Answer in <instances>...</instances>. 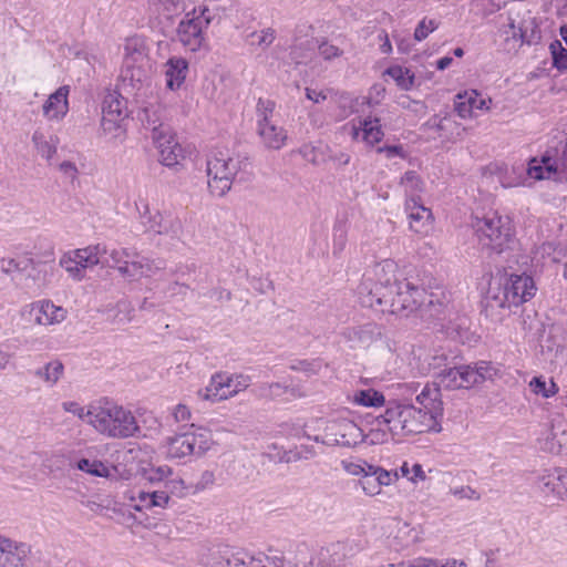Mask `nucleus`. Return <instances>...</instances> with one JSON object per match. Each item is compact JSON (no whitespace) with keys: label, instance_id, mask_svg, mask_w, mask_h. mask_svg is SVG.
Segmentation results:
<instances>
[{"label":"nucleus","instance_id":"nucleus-1","mask_svg":"<svg viewBox=\"0 0 567 567\" xmlns=\"http://www.w3.org/2000/svg\"><path fill=\"white\" fill-rule=\"evenodd\" d=\"M396 264L391 259L377 262L368 269L357 288L362 307L381 313L409 316L420 311L426 300V290L408 279L398 280Z\"/></svg>","mask_w":567,"mask_h":567},{"label":"nucleus","instance_id":"nucleus-2","mask_svg":"<svg viewBox=\"0 0 567 567\" xmlns=\"http://www.w3.org/2000/svg\"><path fill=\"white\" fill-rule=\"evenodd\" d=\"M442 415L440 389L425 385L414 403L390 401L385 412L377 416V421L379 425H385L392 436H405L440 432Z\"/></svg>","mask_w":567,"mask_h":567},{"label":"nucleus","instance_id":"nucleus-3","mask_svg":"<svg viewBox=\"0 0 567 567\" xmlns=\"http://www.w3.org/2000/svg\"><path fill=\"white\" fill-rule=\"evenodd\" d=\"M456 357L444 352L432 355L429 368L433 371L439 385L446 389H468L498 374V368L488 361H477L470 364H458Z\"/></svg>","mask_w":567,"mask_h":567},{"label":"nucleus","instance_id":"nucleus-4","mask_svg":"<svg viewBox=\"0 0 567 567\" xmlns=\"http://www.w3.org/2000/svg\"><path fill=\"white\" fill-rule=\"evenodd\" d=\"M89 424L99 433L113 439H127L137 435L141 429L134 414L109 400L91 404L86 411Z\"/></svg>","mask_w":567,"mask_h":567},{"label":"nucleus","instance_id":"nucleus-5","mask_svg":"<svg viewBox=\"0 0 567 567\" xmlns=\"http://www.w3.org/2000/svg\"><path fill=\"white\" fill-rule=\"evenodd\" d=\"M251 166L246 154L230 153L217 150L208 155L206 161L207 185L210 194L216 197H224L230 189L233 183Z\"/></svg>","mask_w":567,"mask_h":567},{"label":"nucleus","instance_id":"nucleus-6","mask_svg":"<svg viewBox=\"0 0 567 567\" xmlns=\"http://www.w3.org/2000/svg\"><path fill=\"white\" fill-rule=\"evenodd\" d=\"M483 249L497 256L512 250L515 243L508 217L497 213L485 215L473 225Z\"/></svg>","mask_w":567,"mask_h":567},{"label":"nucleus","instance_id":"nucleus-7","mask_svg":"<svg viewBox=\"0 0 567 567\" xmlns=\"http://www.w3.org/2000/svg\"><path fill=\"white\" fill-rule=\"evenodd\" d=\"M536 287L532 277L526 275H511L504 284L498 282L494 288L491 284L485 298L488 309L517 307L534 297Z\"/></svg>","mask_w":567,"mask_h":567},{"label":"nucleus","instance_id":"nucleus-8","mask_svg":"<svg viewBox=\"0 0 567 567\" xmlns=\"http://www.w3.org/2000/svg\"><path fill=\"white\" fill-rule=\"evenodd\" d=\"M449 299L443 291L426 292V300H424V305L420 308V315L422 318H432L441 321V326L449 337L453 339L462 338L463 332L468 329V318L452 312L449 309Z\"/></svg>","mask_w":567,"mask_h":567},{"label":"nucleus","instance_id":"nucleus-9","mask_svg":"<svg viewBox=\"0 0 567 567\" xmlns=\"http://www.w3.org/2000/svg\"><path fill=\"white\" fill-rule=\"evenodd\" d=\"M213 436L209 430L190 425L189 430L176 433L166 439L168 458L182 460L188 456H203L212 446Z\"/></svg>","mask_w":567,"mask_h":567},{"label":"nucleus","instance_id":"nucleus-10","mask_svg":"<svg viewBox=\"0 0 567 567\" xmlns=\"http://www.w3.org/2000/svg\"><path fill=\"white\" fill-rule=\"evenodd\" d=\"M130 111L127 101L117 91H109L102 102L101 128L113 140L123 141Z\"/></svg>","mask_w":567,"mask_h":567},{"label":"nucleus","instance_id":"nucleus-11","mask_svg":"<svg viewBox=\"0 0 567 567\" xmlns=\"http://www.w3.org/2000/svg\"><path fill=\"white\" fill-rule=\"evenodd\" d=\"M212 20L213 16L206 7L200 9L198 13L195 9L186 13L177 25V40L185 49L196 52L205 41V29H207Z\"/></svg>","mask_w":567,"mask_h":567},{"label":"nucleus","instance_id":"nucleus-12","mask_svg":"<svg viewBox=\"0 0 567 567\" xmlns=\"http://www.w3.org/2000/svg\"><path fill=\"white\" fill-rule=\"evenodd\" d=\"M313 441L329 446L353 447L364 441L363 430L353 421L341 419L327 422L323 434Z\"/></svg>","mask_w":567,"mask_h":567},{"label":"nucleus","instance_id":"nucleus-13","mask_svg":"<svg viewBox=\"0 0 567 567\" xmlns=\"http://www.w3.org/2000/svg\"><path fill=\"white\" fill-rule=\"evenodd\" d=\"M342 340L351 349H368L375 341L381 339L383 328L374 322H365L344 328L341 331Z\"/></svg>","mask_w":567,"mask_h":567},{"label":"nucleus","instance_id":"nucleus-14","mask_svg":"<svg viewBox=\"0 0 567 567\" xmlns=\"http://www.w3.org/2000/svg\"><path fill=\"white\" fill-rule=\"evenodd\" d=\"M31 555L30 544L0 535V567H28Z\"/></svg>","mask_w":567,"mask_h":567},{"label":"nucleus","instance_id":"nucleus-15","mask_svg":"<svg viewBox=\"0 0 567 567\" xmlns=\"http://www.w3.org/2000/svg\"><path fill=\"white\" fill-rule=\"evenodd\" d=\"M141 221L145 231L166 235L171 238H179L182 234V221L177 217L165 216L159 212L151 214L147 205L144 206V212L141 213Z\"/></svg>","mask_w":567,"mask_h":567},{"label":"nucleus","instance_id":"nucleus-16","mask_svg":"<svg viewBox=\"0 0 567 567\" xmlns=\"http://www.w3.org/2000/svg\"><path fill=\"white\" fill-rule=\"evenodd\" d=\"M508 30H505L506 41H513L514 44L512 48L518 43L522 45L523 43L532 44L537 42L540 39L538 27L535 22V19L528 16L527 18H523L522 20H517L512 16L508 17L507 23Z\"/></svg>","mask_w":567,"mask_h":567},{"label":"nucleus","instance_id":"nucleus-17","mask_svg":"<svg viewBox=\"0 0 567 567\" xmlns=\"http://www.w3.org/2000/svg\"><path fill=\"white\" fill-rule=\"evenodd\" d=\"M145 45L144 41L137 37L126 39L124 44V78H128L131 81L141 82L142 71L140 68H135V64L144 61Z\"/></svg>","mask_w":567,"mask_h":567},{"label":"nucleus","instance_id":"nucleus-18","mask_svg":"<svg viewBox=\"0 0 567 567\" xmlns=\"http://www.w3.org/2000/svg\"><path fill=\"white\" fill-rule=\"evenodd\" d=\"M405 212L410 219V229L416 234H426L431 226L432 212L426 208L420 197H406Z\"/></svg>","mask_w":567,"mask_h":567},{"label":"nucleus","instance_id":"nucleus-19","mask_svg":"<svg viewBox=\"0 0 567 567\" xmlns=\"http://www.w3.org/2000/svg\"><path fill=\"white\" fill-rule=\"evenodd\" d=\"M159 152V162L167 166L173 167L179 164L184 158L182 146L175 141L174 135L168 131L162 135H154L153 138Z\"/></svg>","mask_w":567,"mask_h":567},{"label":"nucleus","instance_id":"nucleus-20","mask_svg":"<svg viewBox=\"0 0 567 567\" xmlns=\"http://www.w3.org/2000/svg\"><path fill=\"white\" fill-rule=\"evenodd\" d=\"M29 315L37 324L49 326L63 321L66 310L50 300H42L31 305Z\"/></svg>","mask_w":567,"mask_h":567},{"label":"nucleus","instance_id":"nucleus-21","mask_svg":"<svg viewBox=\"0 0 567 567\" xmlns=\"http://www.w3.org/2000/svg\"><path fill=\"white\" fill-rule=\"evenodd\" d=\"M161 268L159 264L132 250L131 258H126L124 265L120 268V275L128 280H136L140 277L150 276L154 269Z\"/></svg>","mask_w":567,"mask_h":567},{"label":"nucleus","instance_id":"nucleus-22","mask_svg":"<svg viewBox=\"0 0 567 567\" xmlns=\"http://www.w3.org/2000/svg\"><path fill=\"white\" fill-rule=\"evenodd\" d=\"M164 111V106L159 103H148L137 112V118L142 125L152 131V138L154 135H162L171 131V127L163 123Z\"/></svg>","mask_w":567,"mask_h":567},{"label":"nucleus","instance_id":"nucleus-23","mask_svg":"<svg viewBox=\"0 0 567 567\" xmlns=\"http://www.w3.org/2000/svg\"><path fill=\"white\" fill-rule=\"evenodd\" d=\"M69 92L68 85L60 86L54 93L50 94L42 106L43 115L49 121H61L69 112Z\"/></svg>","mask_w":567,"mask_h":567},{"label":"nucleus","instance_id":"nucleus-24","mask_svg":"<svg viewBox=\"0 0 567 567\" xmlns=\"http://www.w3.org/2000/svg\"><path fill=\"white\" fill-rule=\"evenodd\" d=\"M234 548L228 545L205 548L198 554V564L202 567H230Z\"/></svg>","mask_w":567,"mask_h":567},{"label":"nucleus","instance_id":"nucleus-25","mask_svg":"<svg viewBox=\"0 0 567 567\" xmlns=\"http://www.w3.org/2000/svg\"><path fill=\"white\" fill-rule=\"evenodd\" d=\"M544 449L554 454L567 452V417H551V427Z\"/></svg>","mask_w":567,"mask_h":567},{"label":"nucleus","instance_id":"nucleus-26","mask_svg":"<svg viewBox=\"0 0 567 567\" xmlns=\"http://www.w3.org/2000/svg\"><path fill=\"white\" fill-rule=\"evenodd\" d=\"M557 172L558 163L549 155L548 152L542 156L540 161L533 157L527 167L528 176L536 181L550 179Z\"/></svg>","mask_w":567,"mask_h":567},{"label":"nucleus","instance_id":"nucleus-27","mask_svg":"<svg viewBox=\"0 0 567 567\" xmlns=\"http://www.w3.org/2000/svg\"><path fill=\"white\" fill-rule=\"evenodd\" d=\"M188 72V63L183 58H171L165 64L166 86L177 90L184 83Z\"/></svg>","mask_w":567,"mask_h":567},{"label":"nucleus","instance_id":"nucleus-28","mask_svg":"<svg viewBox=\"0 0 567 567\" xmlns=\"http://www.w3.org/2000/svg\"><path fill=\"white\" fill-rule=\"evenodd\" d=\"M227 381H231L228 379V374L216 373L212 377L209 384L198 392V395L204 400H210L213 402L226 400L228 399Z\"/></svg>","mask_w":567,"mask_h":567},{"label":"nucleus","instance_id":"nucleus-29","mask_svg":"<svg viewBox=\"0 0 567 567\" xmlns=\"http://www.w3.org/2000/svg\"><path fill=\"white\" fill-rule=\"evenodd\" d=\"M383 131L381 128L380 120L374 117H367L360 121L358 127H353V137L359 138L360 136L367 144L374 145L379 143L383 137Z\"/></svg>","mask_w":567,"mask_h":567},{"label":"nucleus","instance_id":"nucleus-30","mask_svg":"<svg viewBox=\"0 0 567 567\" xmlns=\"http://www.w3.org/2000/svg\"><path fill=\"white\" fill-rule=\"evenodd\" d=\"M30 373L42 381L47 386L52 388L63 377L64 365L60 360L55 359L47 362L42 367L31 370Z\"/></svg>","mask_w":567,"mask_h":567},{"label":"nucleus","instance_id":"nucleus-31","mask_svg":"<svg viewBox=\"0 0 567 567\" xmlns=\"http://www.w3.org/2000/svg\"><path fill=\"white\" fill-rule=\"evenodd\" d=\"M106 254L107 249L102 245L89 246L73 251V256L84 272L86 268H92L95 265L104 266V260L102 258Z\"/></svg>","mask_w":567,"mask_h":567},{"label":"nucleus","instance_id":"nucleus-32","mask_svg":"<svg viewBox=\"0 0 567 567\" xmlns=\"http://www.w3.org/2000/svg\"><path fill=\"white\" fill-rule=\"evenodd\" d=\"M258 134L267 148L279 150L285 145L287 134L284 128L276 126L271 122L258 126Z\"/></svg>","mask_w":567,"mask_h":567},{"label":"nucleus","instance_id":"nucleus-33","mask_svg":"<svg viewBox=\"0 0 567 567\" xmlns=\"http://www.w3.org/2000/svg\"><path fill=\"white\" fill-rule=\"evenodd\" d=\"M348 545L343 543L332 544L328 548H323L319 553L318 567H340Z\"/></svg>","mask_w":567,"mask_h":567},{"label":"nucleus","instance_id":"nucleus-34","mask_svg":"<svg viewBox=\"0 0 567 567\" xmlns=\"http://www.w3.org/2000/svg\"><path fill=\"white\" fill-rule=\"evenodd\" d=\"M32 143L42 157L51 159L56 152L59 140L56 136L47 135L41 128H38L32 135Z\"/></svg>","mask_w":567,"mask_h":567},{"label":"nucleus","instance_id":"nucleus-35","mask_svg":"<svg viewBox=\"0 0 567 567\" xmlns=\"http://www.w3.org/2000/svg\"><path fill=\"white\" fill-rule=\"evenodd\" d=\"M351 401L355 405L365 408H380L385 405V398L383 393L374 389L354 391Z\"/></svg>","mask_w":567,"mask_h":567},{"label":"nucleus","instance_id":"nucleus-36","mask_svg":"<svg viewBox=\"0 0 567 567\" xmlns=\"http://www.w3.org/2000/svg\"><path fill=\"white\" fill-rule=\"evenodd\" d=\"M291 394L292 396H300L296 388L290 385L281 384L279 382L264 383L259 386L258 395L264 399L275 400L284 396L285 394Z\"/></svg>","mask_w":567,"mask_h":567},{"label":"nucleus","instance_id":"nucleus-37","mask_svg":"<svg viewBox=\"0 0 567 567\" xmlns=\"http://www.w3.org/2000/svg\"><path fill=\"white\" fill-rule=\"evenodd\" d=\"M385 74L392 78L402 90H410L414 84V74L406 68L393 65L385 70Z\"/></svg>","mask_w":567,"mask_h":567},{"label":"nucleus","instance_id":"nucleus-38","mask_svg":"<svg viewBox=\"0 0 567 567\" xmlns=\"http://www.w3.org/2000/svg\"><path fill=\"white\" fill-rule=\"evenodd\" d=\"M182 481L176 480L165 481L163 489L152 491V498L155 501L152 502V507H166L171 499L169 494L173 493L179 485H182Z\"/></svg>","mask_w":567,"mask_h":567},{"label":"nucleus","instance_id":"nucleus-39","mask_svg":"<svg viewBox=\"0 0 567 567\" xmlns=\"http://www.w3.org/2000/svg\"><path fill=\"white\" fill-rule=\"evenodd\" d=\"M75 467L84 473H87L92 476L96 477H109L110 470L109 467L101 461L97 460H89L81 458L75 463Z\"/></svg>","mask_w":567,"mask_h":567},{"label":"nucleus","instance_id":"nucleus-40","mask_svg":"<svg viewBox=\"0 0 567 567\" xmlns=\"http://www.w3.org/2000/svg\"><path fill=\"white\" fill-rule=\"evenodd\" d=\"M37 262L32 258H27L24 260H17L14 258L1 259V271L4 275H11L14 271L24 272L31 268L32 271L37 270Z\"/></svg>","mask_w":567,"mask_h":567},{"label":"nucleus","instance_id":"nucleus-41","mask_svg":"<svg viewBox=\"0 0 567 567\" xmlns=\"http://www.w3.org/2000/svg\"><path fill=\"white\" fill-rule=\"evenodd\" d=\"M400 184L404 187L408 197H417L415 194L423 190L424 183L414 171H408L401 177Z\"/></svg>","mask_w":567,"mask_h":567},{"label":"nucleus","instance_id":"nucleus-42","mask_svg":"<svg viewBox=\"0 0 567 567\" xmlns=\"http://www.w3.org/2000/svg\"><path fill=\"white\" fill-rule=\"evenodd\" d=\"M529 386L535 394H540L544 398L554 396L558 392V385L553 380L547 382L543 377L533 378Z\"/></svg>","mask_w":567,"mask_h":567},{"label":"nucleus","instance_id":"nucleus-43","mask_svg":"<svg viewBox=\"0 0 567 567\" xmlns=\"http://www.w3.org/2000/svg\"><path fill=\"white\" fill-rule=\"evenodd\" d=\"M473 103H476V96L465 94H457L455 101V111L462 118H467L473 115Z\"/></svg>","mask_w":567,"mask_h":567},{"label":"nucleus","instance_id":"nucleus-44","mask_svg":"<svg viewBox=\"0 0 567 567\" xmlns=\"http://www.w3.org/2000/svg\"><path fill=\"white\" fill-rule=\"evenodd\" d=\"M553 58V65L559 71L567 70V49H565L559 41H554L550 47Z\"/></svg>","mask_w":567,"mask_h":567},{"label":"nucleus","instance_id":"nucleus-45","mask_svg":"<svg viewBox=\"0 0 567 567\" xmlns=\"http://www.w3.org/2000/svg\"><path fill=\"white\" fill-rule=\"evenodd\" d=\"M367 470L370 471V474H372L375 477L380 488H382V486L391 485L392 482L398 478L396 473H391L380 466L369 465Z\"/></svg>","mask_w":567,"mask_h":567},{"label":"nucleus","instance_id":"nucleus-46","mask_svg":"<svg viewBox=\"0 0 567 567\" xmlns=\"http://www.w3.org/2000/svg\"><path fill=\"white\" fill-rule=\"evenodd\" d=\"M60 265L62 268H64L69 275L76 280H81L84 277V271L82 267L78 264L74 256L71 255H64L60 259Z\"/></svg>","mask_w":567,"mask_h":567},{"label":"nucleus","instance_id":"nucleus-47","mask_svg":"<svg viewBox=\"0 0 567 567\" xmlns=\"http://www.w3.org/2000/svg\"><path fill=\"white\" fill-rule=\"evenodd\" d=\"M132 250L127 248L113 249L109 252V259L104 260V266L107 265L115 268L120 272V268L124 265L126 258H131Z\"/></svg>","mask_w":567,"mask_h":567},{"label":"nucleus","instance_id":"nucleus-48","mask_svg":"<svg viewBox=\"0 0 567 567\" xmlns=\"http://www.w3.org/2000/svg\"><path fill=\"white\" fill-rule=\"evenodd\" d=\"M538 488L544 493H553L558 496L563 495V491L555 481L554 472L539 476L537 482Z\"/></svg>","mask_w":567,"mask_h":567},{"label":"nucleus","instance_id":"nucleus-49","mask_svg":"<svg viewBox=\"0 0 567 567\" xmlns=\"http://www.w3.org/2000/svg\"><path fill=\"white\" fill-rule=\"evenodd\" d=\"M318 52H319V55L324 61H332L337 58H340L343 54L342 49H340L338 45L332 44L328 40H322L318 44Z\"/></svg>","mask_w":567,"mask_h":567},{"label":"nucleus","instance_id":"nucleus-50","mask_svg":"<svg viewBox=\"0 0 567 567\" xmlns=\"http://www.w3.org/2000/svg\"><path fill=\"white\" fill-rule=\"evenodd\" d=\"M275 110V102L271 100L259 99L257 102V117H258V126L264 123H269V117L272 115Z\"/></svg>","mask_w":567,"mask_h":567},{"label":"nucleus","instance_id":"nucleus-51","mask_svg":"<svg viewBox=\"0 0 567 567\" xmlns=\"http://www.w3.org/2000/svg\"><path fill=\"white\" fill-rule=\"evenodd\" d=\"M228 379L231 381H227L228 385V398L234 396L238 392L248 388L250 378L244 374L228 375Z\"/></svg>","mask_w":567,"mask_h":567},{"label":"nucleus","instance_id":"nucleus-52","mask_svg":"<svg viewBox=\"0 0 567 567\" xmlns=\"http://www.w3.org/2000/svg\"><path fill=\"white\" fill-rule=\"evenodd\" d=\"M439 23L434 19H422L414 30V39L422 41L429 37L434 30H436Z\"/></svg>","mask_w":567,"mask_h":567},{"label":"nucleus","instance_id":"nucleus-53","mask_svg":"<svg viewBox=\"0 0 567 567\" xmlns=\"http://www.w3.org/2000/svg\"><path fill=\"white\" fill-rule=\"evenodd\" d=\"M362 491L368 496H375L381 493V488L377 483L375 477L368 471L359 481Z\"/></svg>","mask_w":567,"mask_h":567},{"label":"nucleus","instance_id":"nucleus-54","mask_svg":"<svg viewBox=\"0 0 567 567\" xmlns=\"http://www.w3.org/2000/svg\"><path fill=\"white\" fill-rule=\"evenodd\" d=\"M377 427L371 429L368 434H364V440L369 439L370 443L377 444V443H383L388 439L389 430L385 425H379L378 421L375 420Z\"/></svg>","mask_w":567,"mask_h":567},{"label":"nucleus","instance_id":"nucleus-55","mask_svg":"<svg viewBox=\"0 0 567 567\" xmlns=\"http://www.w3.org/2000/svg\"><path fill=\"white\" fill-rule=\"evenodd\" d=\"M132 501L134 502V504L132 505L133 508L138 512H141L143 509L153 508L152 502H155L152 498L151 492H144V491H140L137 493L136 497H132Z\"/></svg>","mask_w":567,"mask_h":567},{"label":"nucleus","instance_id":"nucleus-56","mask_svg":"<svg viewBox=\"0 0 567 567\" xmlns=\"http://www.w3.org/2000/svg\"><path fill=\"white\" fill-rule=\"evenodd\" d=\"M434 563L426 557H417L409 561H400L398 564L381 565L379 567H432Z\"/></svg>","mask_w":567,"mask_h":567},{"label":"nucleus","instance_id":"nucleus-57","mask_svg":"<svg viewBox=\"0 0 567 567\" xmlns=\"http://www.w3.org/2000/svg\"><path fill=\"white\" fill-rule=\"evenodd\" d=\"M369 463L368 462H363V463H352V462H346V461H342V467L343 470L350 474V475H353V476H363L368 470L367 467H369Z\"/></svg>","mask_w":567,"mask_h":567},{"label":"nucleus","instance_id":"nucleus-58","mask_svg":"<svg viewBox=\"0 0 567 567\" xmlns=\"http://www.w3.org/2000/svg\"><path fill=\"white\" fill-rule=\"evenodd\" d=\"M153 4H156L167 14H172L183 8V0H151Z\"/></svg>","mask_w":567,"mask_h":567},{"label":"nucleus","instance_id":"nucleus-59","mask_svg":"<svg viewBox=\"0 0 567 567\" xmlns=\"http://www.w3.org/2000/svg\"><path fill=\"white\" fill-rule=\"evenodd\" d=\"M62 409L65 412L72 413L76 416H79L81 420H85L89 423V415L86 414V411L83 406H81L78 402L74 401H66L62 403Z\"/></svg>","mask_w":567,"mask_h":567},{"label":"nucleus","instance_id":"nucleus-60","mask_svg":"<svg viewBox=\"0 0 567 567\" xmlns=\"http://www.w3.org/2000/svg\"><path fill=\"white\" fill-rule=\"evenodd\" d=\"M401 534L406 536V545L416 544L422 540L420 532L416 528L411 527L408 523H404L402 527L399 528V535Z\"/></svg>","mask_w":567,"mask_h":567},{"label":"nucleus","instance_id":"nucleus-61","mask_svg":"<svg viewBox=\"0 0 567 567\" xmlns=\"http://www.w3.org/2000/svg\"><path fill=\"white\" fill-rule=\"evenodd\" d=\"M251 37L258 38V45L262 48L269 47L276 39V32L271 28L264 29L260 33L252 32Z\"/></svg>","mask_w":567,"mask_h":567},{"label":"nucleus","instance_id":"nucleus-62","mask_svg":"<svg viewBox=\"0 0 567 567\" xmlns=\"http://www.w3.org/2000/svg\"><path fill=\"white\" fill-rule=\"evenodd\" d=\"M172 475V468L164 465L156 468H151L147 475V480L151 482H162Z\"/></svg>","mask_w":567,"mask_h":567},{"label":"nucleus","instance_id":"nucleus-63","mask_svg":"<svg viewBox=\"0 0 567 567\" xmlns=\"http://www.w3.org/2000/svg\"><path fill=\"white\" fill-rule=\"evenodd\" d=\"M267 567H298L289 560H286L284 555L276 553L275 555H268Z\"/></svg>","mask_w":567,"mask_h":567},{"label":"nucleus","instance_id":"nucleus-64","mask_svg":"<svg viewBox=\"0 0 567 567\" xmlns=\"http://www.w3.org/2000/svg\"><path fill=\"white\" fill-rule=\"evenodd\" d=\"M554 476L558 487L561 488L563 493H567V468H555Z\"/></svg>","mask_w":567,"mask_h":567}]
</instances>
